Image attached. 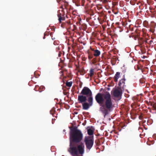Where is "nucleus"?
Returning a JSON list of instances; mask_svg holds the SVG:
<instances>
[{"label":"nucleus","instance_id":"f257e3e1","mask_svg":"<svg viewBox=\"0 0 156 156\" xmlns=\"http://www.w3.org/2000/svg\"><path fill=\"white\" fill-rule=\"evenodd\" d=\"M95 98L97 102L100 106L99 111L103 115L104 118H105L112 111L114 106L111 94L107 91L103 94L98 93Z\"/></svg>","mask_w":156,"mask_h":156},{"label":"nucleus","instance_id":"f03ea898","mask_svg":"<svg viewBox=\"0 0 156 156\" xmlns=\"http://www.w3.org/2000/svg\"><path fill=\"white\" fill-rule=\"evenodd\" d=\"M83 137V134L77 127L75 126L70 129L69 135L70 146L72 143H79L81 141Z\"/></svg>","mask_w":156,"mask_h":156},{"label":"nucleus","instance_id":"7ed1b4c3","mask_svg":"<svg viewBox=\"0 0 156 156\" xmlns=\"http://www.w3.org/2000/svg\"><path fill=\"white\" fill-rule=\"evenodd\" d=\"M70 146V152L72 155H77L79 154H83L84 153V145L83 143H81L77 146L73 145Z\"/></svg>","mask_w":156,"mask_h":156},{"label":"nucleus","instance_id":"20e7f679","mask_svg":"<svg viewBox=\"0 0 156 156\" xmlns=\"http://www.w3.org/2000/svg\"><path fill=\"white\" fill-rule=\"evenodd\" d=\"M84 142L86 145L87 149L89 150L92 147L94 143V136H86L84 138Z\"/></svg>","mask_w":156,"mask_h":156},{"label":"nucleus","instance_id":"39448f33","mask_svg":"<svg viewBox=\"0 0 156 156\" xmlns=\"http://www.w3.org/2000/svg\"><path fill=\"white\" fill-rule=\"evenodd\" d=\"M80 94L86 95L87 96L92 94V92L89 88L87 87H84L81 91Z\"/></svg>","mask_w":156,"mask_h":156},{"label":"nucleus","instance_id":"423d86ee","mask_svg":"<svg viewBox=\"0 0 156 156\" xmlns=\"http://www.w3.org/2000/svg\"><path fill=\"white\" fill-rule=\"evenodd\" d=\"M87 100L86 96L83 95H79L78 97V101L79 103H82L85 102Z\"/></svg>","mask_w":156,"mask_h":156},{"label":"nucleus","instance_id":"0eeeda50","mask_svg":"<svg viewBox=\"0 0 156 156\" xmlns=\"http://www.w3.org/2000/svg\"><path fill=\"white\" fill-rule=\"evenodd\" d=\"M82 105L83 109L85 110L88 109L92 105L91 104L86 102L82 103Z\"/></svg>","mask_w":156,"mask_h":156},{"label":"nucleus","instance_id":"6e6552de","mask_svg":"<svg viewBox=\"0 0 156 156\" xmlns=\"http://www.w3.org/2000/svg\"><path fill=\"white\" fill-rule=\"evenodd\" d=\"M121 92L117 89H115L113 91L112 94L115 97H118L121 94Z\"/></svg>","mask_w":156,"mask_h":156},{"label":"nucleus","instance_id":"1a4fd4ad","mask_svg":"<svg viewBox=\"0 0 156 156\" xmlns=\"http://www.w3.org/2000/svg\"><path fill=\"white\" fill-rule=\"evenodd\" d=\"M87 100L88 103L93 105V97L92 94L88 96H86Z\"/></svg>","mask_w":156,"mask_h":156},{"label":"nucleus","instance_id":"9d476101","mask_svg":"<svg viewBox=\"0 0 156 156\" xmlns=\"http://www.w3.org/2000/svg\"><path fill=\"white\" fill-rule=\"evenodd\" d=\"M125 75H124L123 76V78L121 80H120L119 83V87H122V84H123L122 87H123V86H124V85L125 84Z\"/></svg>","mask_w":156,"mask_h":156},{"label":"nucleus","instance_id":"9b49d317","mask_svg":"<svg viewBox=\"0 0 156 156\" xmlns=\"http://www.w3.org/2000/svg\"><path fill=\"white\" fill-rule=\"evenodd\" d=\"M120 73L119 72H116L113 78L114 81L115 82H117L118 81V79L120 76Z\"/></svg>","mask_w":156,"mask_h":156},{"label":"nucleus","instance_id":"f8f14e48","mask_svg":"<svg viewBox=\"0 0 156 156\" xmlns=\"http://www.w3.org/2000/svg\"><path fill=\"white\" fill-rule=\"evenodd\" d=\"M101 52L98 50H95L94 51V53L93 54L94 55L95 57H98L100 55Z\"/></svg>","mask_w":156,"mask_h":156},{"label":"nucleus","instance_id":"ddd939ff","mask_svg":"<svg viewBox=\"0 0 156 156\" xmlns=\"http://www.w3.org/2000/svg\"><path fill=\"white\" fill-rule=\"evenodd\" d=\"M58 20L60 23H61L62 20H65V17L64 16L62 17L61 13L58 14Z\"/></svg>","mask_w":156,"mask_h":156},{"label":"nucleus","instance_id":"4468645a","mask_svg":"<svg viewBox=\"0 0 156 156\" xmlns=\"http://www.w3.org/2000/svg\"><path fill=\"white\" fill-rule=\"evenodd\" d=\"M87 53L88 54V57L89 60H90L91 59L93 58V55L92 52L90 51H87Z\"/></svg>","mask_w":156,"mask_h":156},{"label":"nucleus","instance_id":"2eb2a0df","mask_svg":"<svg viewBox=\"0 0 156 156\" xmlns=\"http://www.w3.org/2000/svg\"><path fill=\"white\" fill-rule=\"evenodd\" d=\"M94 70L93 69L91 68L90 70V74L89 76L90 77H91L94 74Z\"/></svg>","mask_w":156,"mask_h":156},{"label":"nucleus","instance_id":"dca6fc26","mask_svg":"<svg viewBox=\"0 0 156 156\" xmlns=\"http://www.w3.org/2000/svg\"><path fill=\"white\" fill-rule=\"evenodd\" d=\"M87 133L89 135H92L93 134L94 131L91 129H87Z\"/></svg>","mask_w":156,"mask_h":156},{"label":"nucleus","instance_id":"f3484780","mask_svg":"<svg viewBox=\"0 0 156 156\" xmlns=\"http://www.w3.org/2000/svg\"><path fill=\"white\" fill-rule=\"evenodd\" d=\"M144 43V40L143 38H140L139 40V43L140 45H142Z\"/></svg>","mask_w":156,"mask_h":156},{"label":"nucleus","instance_id":"a211bd4d","mask_svg":"<svg viewBox=\"0 0 156 156\" xmlns=\"http://www.w3.org/2000/svg\"><path fill=\"white\" fill-rule=\"evenodd\" d=\"M72 81L67 82L66 83V85L68 87H70L72 86Z\"/></svg>","mask_w":156,"mask_h":156},{"label":"nucleus","instance_id":"6ab92c4d","mask_svg":"<svg viewBox=\"0 0 156 156\" xmlns=\"http://www.w3.org/2000/svg\"><path fill=\"white\" fill-rule=\"evenodd\" d=\"M143 24L144 27H147L148 25V22L147 21L145 20Z\"/></svg>","mask_w":156,"mask_h":156},{"label":"nucleus","instance_id":"aec40b11","mask_svg":"<svg viewBox=\"0 0 156 156\" xmlns=\"http://www.w3.org/2000/svg\"><path fill=\"white\" fill-rule=\"evenodd\" d=\"M140 83H143L145 82V79L144 78H141L140 80Z\"/></svg>","mask_w":156,"mask_h":156},{"label":"nucleus","instance_id":"412c9836","mask_svg":"<svg viewBox=\"0 0 156 156\" xmlns=\"http://www.w3.org/2000/svg\"><path fill=\"white\" fill-rule=\"evenodd\" d=\"M84 69H78V72H80V74L81 75H83V70Z\"/></svg>","mask_w":156,"mask_h":156},{"label":"nucleus","instance_id":"4be33fe9","mask_svg":"<svg viewBox=\"0 0 156 156\" xmlns=\"http://www.w3.org/2000/svg\"><path fill=\"white\" fill-rule=\"evenodd\" d=\"M53 34V33L51 32L50 33V35L51 37V38L52 40H54L55 39V37H53L52 36Z\"/></svg>","mask_w":156,"mask_h":156},{"label":"nucleus","instance_id":"5701e85b","mask_svg":"<svg viewBox=\"0 0 156 156\" xmlns=\"http://www.w3.org/2000/svg\"><path fill=\"white\" fill-rule=\"evenodd\" d=\"M40 89H41L42 90H43L45 89V87L44 86H41L39 88Z\"/></svg>","mask_w":156,"mask_h":156},{"label":"nucleus","instance_id":"b1692460","mask_svg":"<svg viewBox=\"0 0 156 156\" xmlns=\"http://www.w3.org/2000/svg\"><path fill=\"white\" fill-rule=\"evenodd\" d=\"M153 106L154 107V109L156 110V102L154 104Z\"/></svg>","mask_w":156,"mask_h":156},{"label":"nucleus","instance_id":"393cba45","mask_svg":"<svg viewBox=\"0 0 156 156\" xmlns=\"http://www.w3.org/2000/svg\"><path fill=\"white\" fill-rule=\"evenodd\" d=\"M149 31L152 33H153L154 32V30L153 29H150Z\"/></svg>","mask_w":156,"mask_h":156},{"label":"nucleus","instance_id":"a878e982","mask_svg":"<svg viewBox=\"0 0 156 156\" xmlns=\"http://www.w3.org/2000/svg\"><path fill=\"white\" fill-rule=\"evenodd\" d=\"M153 42V41L152 40H151L148 43L150 45L151 44V43Z\"/></svg>","mask_w":156,"mask_h":156},{"label":"nucleus","instance_id":"bb28decb","mask_svg":"<svg viewBox=\"0 0 156 156\" xmlns=\"http://www.w3.org/2000/svg\"><path fill=\"white\" fill-rule=\"evenodd\" d=\"M145 42L146 43H148L147 42V39H145L144 40V42Z\"/></svg>","mask_w":156,"mask_h":156},{"label":"nucleus","instance_id":"cd10ccee","mask_svg":"<svg viewBox=\"0 0 156 156\" xmlns=\"http://www.w3.org/2000/svg\"><path fill=\"white\" fill-rule=\"evenodd\" d=\"M103 2L104 3H106L108 2L107 0H104Z\"/></svg>","mask_w":156,"mask_h":156},{"label":"nucleus","instance_id":"c85d7f7f","mask_svg":"<svg viewBox=\"0 0 156 156\" xmlns=\"http://www.w3.org/2000/svg\"><path fill=\"white\" fill-rule=\"evenodd\" d=\"M90 49L92 51H94L93 49L91 48V47L90 48Z\"/></svg>","mask_w":156,"mask_h":156},{"label":"nucleus","instance_id":"c756f323","mask_svg":"<svg viewBox=\"0 0 156 156\" xmlns=\"http://www.w3.org/2000/svg\"><path fill=\"white\" fill-rule=\"evenodd\" d=\"M141 117H142V116H139V118L140 119H141Z\"/></svg>","mask_w":156,"mask_h":156},{"label":"nucleus","instance_id":"7c9ffc66","mask_svg":"<svg viewBox=\"0 0 156 156\" xmlns=\"http://www.w3.org/2000/svg\"><path fill=\"white\" fill-rule=\"evenodd\" d=\"M45 35H44V37H43V38H44H44H45Z\"/></svg>","mask_w":156,"mask_h":156},{"label":"nucleus","instance_id":"2f4dec72","mask_svg":"<svg viewBox=\"0 0 156 156\" xmlns=\"http://www.w3.org/2000/svg\"><path fill=\"white\" fill-rule=\"evenodd\" d=\"M109 88H108V90H109Z\"/></svg>","mask_w":156,"mask_h":156}]
</instances>
